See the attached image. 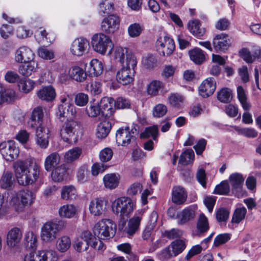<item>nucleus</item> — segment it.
<instances>
[{
	"instance_id": "50",
	"label": "nucleus",
	"mask_w": 261,
	"mask_h": 261,
	"mask_svg": "<svg viewBox=\"0 0 261 261\" xmlns=\"http://www.w3.org/2000/svg\"><path fill=\"white\" fill-rule=\"evenodd\" d=\"M66 171V168L64 165H61L56 168L51 173L53 179L56 182H59L63 180Z\"/></svg>"
},
{
	"instance_id": "33",
	"label": "nucleus",
	"mask_w": 261,
	"mask_h": 261,
	"mask_svg": "<svg viewBox=\"0 0 261 261\" xmlns=\"http://www.w3.org/2000/svg\"><path fill=\"white\" fill-rule=\"evenodd\" d=\"M209 228L207 218L203 214H201L196 223L197 231L195 233L193 232V234L196 236L205 233L209 229Z\"/></svg>"
},
{
	"instance_id": "44",
	"label": "nucleus",
	"mask_w": 261,
	"mask_h": 261,
	"mask_svg": "<svg viewBox=\"0 0 261 261\" xmlns=\"http://www.w3.org/2000/svg\"><path fill=\"white\" fill-rule=\"evenodd\" d=\"M13 174L10 172H5L0 179V186L5 189H10L14 182Z\"/></svg>"
},
{
	"instance_id": "10",
	"label": "nucleus",
	"mask_w": 261,
	"mask_h": 261,
	"mask_svg": "<svg viewBox=\"0 0 261 261\" xmlns=\"http://www.w3.org/2000/svg\"><path fill=\"white\" fill-rule=\"evenodd\" d=\"M80 127V123L73 119L67 120L62 125L60 135L64 141L71 143L75 142V133Z\"/></svg>"
},
{
	"instance_id": "12",
	"label": "nucleus",
	"mask_w": 261,
	"mask_h": 261,
	"mask_svg": "<svg viewBox=\"0 0 261 261\" xmlns=\"http://www.w3.org/2000/svg\"><path fill=\"white\" fill-rule=\"evenodd\" d=\"M156 45L160 54L164 57L171 55L175 47L173 40L167 35L160 36L156 42Z\"/></svg>"
},
{
	"instance_id": "60",
	"label": "nucleus",
	"mask_w": 261,
	"mask_h": 261,
	"mask_svg": "<svg viewBox=\"0 0 261 261\" xmlns=\"http://www.w3.org/2000/svg\"><path fill=\"white\" fill-rule=\"evenodd\" d=\"M168 100L173 107H178L183 102L184 97L178 93H172L168 96Z\"/></svg>"
},
{
	"instance_id": "61",
	"label": "nucleus",
	"mask_w": 261,
	"mask_h": 261,
	"mask_svg": "<svg viewBox=\"0 0 261 261\" xmlns=\"http://www.w3.org/2000/svg\"><path fill=\"white\" fill-rule=\"evenodd\" d=\"M231 235L230 233H224L217 235L214 241V246L218 247L227 242L231 239Z\"/></svg>"
},
{
	"instance_id": "24",
	"label": "nucleus",
	"mask_w": 261,
	"mask_h": 261,
	"mask_svg": "<svg viewBox=\"0 0 261 261\" xmlns=\"http://www.w3.org/2000/svg\"><path fill=\"white\" fill-rule=\"evenodd\" d=\"M187 193L184 188L176 186L172 188V201L176 204H182L186 201Z\"/></svg>"
},
{
	"instance_id": "25",
	"label": "nucleus",
	"mask_w": 261,
	"mask_h": 261,
	"mask_svg": "<svg viewBox=\"0 0 261 261\" xmlns=\"http://www.w3.org/2000/svg\"><path fill=\"white\" fill-rule=\"evenodd\" d=\"M22 238V233L18 227L11 229L7 236V244L9 247L13 248L20 241Z\"/></svg>"
},
{
	"instance_id": "35",
	"label": "nucleus",
	"mask_w": 261,
	"mask_h": 261,
	"mask_svg": "<svg viewBox=\"0 0 261 261\" xmlns=\"http://www.w3.org/2000/svg\"><path fill=\"white\" fill-rule=\"evenodd\" d=\"M188 29L193 35L201 37L205 32V29L201 27V24L198 20H191L188 23Z\"/></svg>"
},
{
	"instance_id": "56",
	"label": "nucleus",
	"mask_w": 261,
	"mask_h": 261,
	"mask_svg": "<svg viewBox=\"0 0 261 261\" xmlns=\"http://www.w3.org/2000/svg\"><path fill=\"white\" fill-rule=\"evenodd\" d=\"M158 134V128L156 125L146 127L145 130L140 135L141 138H149L151 137L155 140Z\"/></svg>"
},
{
	"instance_id": "26",
	"label": "nucleus",
	"mask_w": 261,
	"mask_h": 261,
	"mask_svg": "<svg viewBox=\"0 0 261 261\" xmlns=\"http://www.w3.org/2000/svg\"><path fill=\"white\" fill-rule=\"evenodd\" d=\"M120 179L119 174L115 173L107 174L102 178L105 187L109 190H113L118 187Z\"/></svg>"
},
{
	"instance_id": "64",
	"label": "nucleus",
	"mask_w": 261,
	"mask_h": 261,
	"mask_svg": "<svg viewBox=\"0 0 261 261\" xmlns=\"http://www.w3.org/2000/svg\"><path fill=\"white\" fill-rule=\"evenodd\" d=\"M76 193L75 189L72 186H65L61 191V197L65 200L71 198Z\"/></svg>"
},
{
	"instance_id": "18",
	"label": "nucleus",
	"mask_w": 261,
	"mask_h": 261,
	"mask_svg": "<svg viewBox=\"0 0 261 261\" xmlns=\"http://www.w3.org/2000/svg\"><path fill=\"white\" fill-rule=\"evenodd\" d=\"M119 18L115 15H110L103 19L101 23V29L107 33H113L119 28Z\"/></svg>"
},
{
	"instance_id": "46",
	"label": "nucleus",
	"mask_w": 261,
	"mask_h": 261,
	"mask_svg": "<svg viewBox=\"0 0 261 261\" xmlns=\"http://www.w3.org/2000/svg\"><path fill=\"white\" fill-rule=\"evenodd\" d=\"M232 98V91L229 88H222L217 93V98L221 102L228 103L231 100Z\"/></svg>"
},
{
	"instance_id": "36",
	"label": "nucleus",
	"mask_w": 261,
	"mask_h": 261,
	"mask_svg": "<svg viewBox=\"0 0 261 261\" xmlns=\"http://www.w3.org/2000/svg\"><path fill=\"white\" fill-rule=\"evenodd\" d=\"M186 248V244L183 240H176L173 241L169 246V254L171 256H176Z\"/></svg>"
},
{
	"instance_id": "52",
	"label": "nucleus",
	"mask_w": 261,
	"mask_h": 261,
	"mask_svg": "<svg viewBox=\"0 0 261 261\" xmlns=\"http://www.w3.org/2000/svg\"><path fill=\"white\" fill-rule=\"evenodd\" d=\"M37 54L40 58L44 60H49L55 58L54 50L44 46L38 48Z\"/></svg>"
},
{
	"instance_id": "1",
	"label": "nucleus",
	"mask_w": 261,
	"mask_h": 261,
	"mask_svg": "<svg viewBox=\"0 0 261 261\" xmlns=\"http://www.w3.org/2000/svg\"><path fill=\"white\" fill-rule=\"evenodd\" d=\"M15 176L19 185L27 186L35 184L40 175V167L36 163L29 165L27 162L17 160L13 164Z\"/></svg>"
},
{
	"instance_id": "40",
	"label": "nucleus",
	"mask_w": 261,
	"mask_h": 261,
	"mask_svg": "<svg viewBox=\"0 0 261 261\" xmlns=\"http://www.w3.org/2000/svg\"><path fill=\"white\" fill-rule=\"evenodd\" d=\"M247 210L244 206L237 208L232 217L231 224L232 226L238 225L242 221H243L246 215Z\"/></svg>"
},
{
	"instance_id": "21",
	"label": "nucleus",
	"mask_w": 261,
	"mask_h": 261,
	"mask_svg": "<svg viewBox=\"0 0 261 261\" xmlns=\"http://www.w3.org/2000/svg\"><path fill=\"white\" fill-rule=\"evenodd\" d=\"M216 83L213 77H208L204 80L199 87V94L203 97L212 95L216 90Z\"/></svg>"
},
{
	"instance_id": "31",
	"label": "nucleus",
	"mask_w": 261,
	"mask_h": 261,
	"mask_svg": "<svg viewBox=\"0 0 261 261\" xmlns=\"http://www.w3.org/2000/svg\"><path fill=\"white\" fill-rule=\"evenodd\" d=\"M60 162V156L57 152H53L48 155L44 161V168L50 171L56 167Z\"/></svg>"
},
{
	"instance_id": "58",
	"label": "nucleus",
	"mask_w": 261,
	"mask_h": 261,
	"mask_svg": "<svg viewBox=\"0 0 261 261\" xmlns=\"http://www.w3.org/2000/svg\"><path fill=\"white\" fill-rule=\"evenodd\" d=\"M69 106H65L62 110H60V106H58V110L56 112V116L57 117L60 119L61 121H63L62 118H64L66 117V114L69 115V116H71L72 117H75L76 116V108L74 106L73 109V113H71L69 111Z\"/></svg>"
},
{
	"instance_id": "22",
	"label": "nucleus",
	"mask_w": 261,
	"mask_h": 261,
	"mask_svg": "<svg viewBox=\"0 0 261 261\" xmlns=\"http://www.w3.org/2000/svg\"><path fill=\"white\" fill-rule=\"evenodd\" d=\"M102 116L107 117H110L115 112L114 99L112 97H104L101 98L99 103Z\"/></svg>"
},
{
	"instance_id": "2",
	"label": "nucleus",
	"mask_w": 261,
	"mask_h": 261,
	"mask_svg": "<svg viewBox=\"0 0 261 261\" xmlns=\"http://www.w3.org/2000/svg\"><path fill=\"white\" fill-rule=\"evenodd\" d=\"M90 246L95 249L103 251L105 249L103 242L97 240L89 230L83 231L74 241L73 247L78 252L87 251Z\"/></svg>"
},
{
	"instance_id": "9",
	"label": "nucleus",
	"mask_w": 261,
	"mask_h": 261,
	"mask_svg": "<svg viewBox=\"0 0 261 261\" xmlns=\"http://www.w3.org/2000/svg\"><path fill=\"white\" fill-rule=\"evenodd\" d=\"M113 57L121 66L136 67L137 61L135 56L132 53H128L126 48L116 47L114 50Z\"/></svg>"
},
{
	"instance_id": "4",
	"label": "nucleus",
	"mask_w": 261,
	"mask_h": 261,
	"mask_svg": "<svg viewBox=\"0 0 261 261\" xmlns=\"http://www.w3.org/2000/svg\"><path fill=\"white\" fill-rule=\"evenodd\" d=\"M35 198L34 193L28 190H20L12 198V203L15 211L22 212L27 206L30 205Z\"/></svg>"
},
{
	"instance_id": "29",
	"label": "nucleus",
	"mask_w": 261,
	"mask_h": 261,
	"mask_svg": "<svg viewBox=\"0 0 261 261\" xmlns=\"http://www.w3.org/2000/svg\"><path fill=\"white\" fill-rule=\"evenodd\" d=\"M37 94L39 99L47 102L52 101L56 96L55 89L51 86H45L40 89Z\"/></svg>"
},
{
	"instance_id": "17",
	"label": "nucleus",
	"mask_w": 261,
	"mask_h": 261,
	"mask_svg": "<svg viewBox=\"0 0 261 261\" xmlns=\"http://www.w3.org/2000/svg\"><path fill=\"white\" fill-rule=\"evenodd\" d=\"M230 45L227 35L221 33L216 35L213 40V46L216 52H224Z\"/></svg>"
},
{
	"instance_id": "53",
	"label": "nucleus",
	"mask_w": 261,
	"mask_h": 261,
	"mask_svg": "<svg viewBox=\"0 0 261 261\" xmlns=\"http://www.w3.org/2000/svg\"><path fill=\"white\" fill-rule=\"evenodd\" d=\"M167 111L168 109L166 105L158 103L152 109V115L155 118H161L166 114Z\"/></svg>"
},
{
	"instance_id": "45",
	"label": "nucleus",
	"mask_w": 261,
	"mask_h": 261,
	"mask_svg": "<svg viewBox=\"0 0 261 261\" xmlns=\"http://www.w3.org/2000/svg\"><path fill=\"white\" fill-rule=\"evenodd\" d=\"M71 246V240L68 236H64L57 241L56 248L61 252L67 251Z\"/></svg>"
},
{
	"instance_id": "20",
	"label": "nucleus",
	"mask_w": 261,
	"mask_h": 261,
	"mask_svg": "<svg viewBox=\"0 0 261 261\" xmlns=\"http://www.w3.org/2000/svg\"><path fill=\"white\" fill-rule=\"evenodd\" d=\"M106 206L107 202L103 199L95 198L89 202V211L92 215L100 216L105 212Z\"/></svg>"
},
{
	"instance_id": "8",
	"label": "nucleus",
	"mask_w": 261,
	"mask_h": 261,
	"mask_svg": "<svg viewBox=\"0 0 261 261\" xmlns=\"http://www.w3.org/2000/svg\"><path fill=\"white\" fill-rule=\"evenodd\" d=\"M139 126L133 124L129 126L120 128L116 133V140L118 145L126 146L135 140L136 135L139 133Z\"/></svg>"
},
{
	"instance_id": "28",
	"label": "nucleus",
	"mask_w": 261,
	"mask_h": 261,
	"mask_svg": "<svg viewBox=\"0 0 261 261\" xmlns=\"http://www.w3.org/2000/svg\"><path fill=\"white\" fill-rule=\"evenodd\" d=\"M69 77L80 83L84 82L87 79V73L85 70L79 66H73L68 71Z\"/></svg>"
},
{
	"instance_id": "48",
	"label": "nucleus",
	"mask_w": 261,
	"mask_h": 261,
	"mask_svg": "<svg viewBox=\"0 0 261 261\" xmlns=\"http://www.w3.org/2000/svg\"><path fill=\"white\" fill-rule=\"evenodd\" d=\"M189 56L191 60L197 64H201L205 58L202 50L197 47L189 51Z\"/></svg>"
},
{
	"instance_id": "34",
	"label": "nucleus",
	"mask_w": 261,
	"mask_h": 261,
	"mask_svg": "<svg viewBox=\"0 0 261 261\" xmlns=\"http://www.w3.org/2000/svg\"><path fill=\"white\" fill-rule=\"evenodd\" d=\"M77 211L76 206L72 204H65L61 206L59 210V215L61 217L65 218H73Z\"/></svg>"
},
{
	"instance_id": "7",
	"label": "nucleus",
	"mask_w": 261,
	"mask_h": 261,
	"mask_svg": "<svg viewBox=\"0 0 261 261\" xmlns=\"http://www.w3.org/2000/svg\"><path fill=\"white\" fill-rule=\"evenodd\" d=\"M91 46L93 50L102 55L106 54L109 49L112 50L113 44L110 37L102 33H96L91 38Z\"/></svg>"
},
{
	"instance_id": "59",
	"label": "nucleus",
	"mask_w": 261,
	"mask_h": 261,
	"mask_svg": "<svg viewBox=\"0 0 261 261\" xmlns=\"http://www.w3.org/2000/svg\"><path fill=\"white\" fill-rule=\"evenodd\" d=\"M183 234L181 230L177 228H172L169 230L165 231L163 233V236L170 240L180 238Z\"/></svg>"
},
{
	"instance_id": "16",
	"label": "nucleus",
	"mask_w": 261,
	"mask_h": 261,
	"mask_svg": "<svg viewBox=\"0 0 261 261\" xmlns=\"http://www.w3.org/2000/svg\"><path fill=\"white\" fill-rule=\"evenodd\" d=\"M144 212V209L138 210L134 216L129 220L125 229L126 232L128 236H133L138 231Z\"/></svg>"
},
{
	"instance_id": "42",
	"label": "nucleus",
	"mask_w": 261,
	"mask_h": 261,
	"mask_svg": "<svg viewBox=\"0 0 261 261\" xmlns=\"http://www.w3.org/2000/svg\"><path fill=\"white\" fill-rule=\"evenodd\" d=\"M82 152V149L78 147H74L67 151L64 155V160L67 163H71L77 160Z\"/></svg>"
},
{
	"instance_id": "14",
	"label": "nucleus",
	"mask_w": 261,
	"mask_h": 261,
	"mask_svg": "<svg viewBox=\"0 0 261 261\" xmlns=\"http://www.w3.org/2000/svg\"><path fill=\"white\" fill-rule=\"evenodd\" d=\"M135 67L129 65L127 67L122 66L121 69L117 72L116 74L117 82L123 85H126L132 83L135 72Z\"/></svg>"
},
{
	"instance_id": "13",
	"label": "nucleus",
	"mask_w": 261,
	"mask_h": 261,
	"mask_svg": "<svg viewBox=\"0 0 261 261\" xmlns=\"http://www.w3.org/2000/svg\"><path fill=\"white\" fill-rule=\"evenodd\" d=\"M89 45L87 39L83 37H80L74 39L69 47L70 53L74 56L81 57L87 51Z\"/></svg>"
},
{
	"instance_id": "54",
	"label": "nucleus",
	"mask_w": 261,
	"mask_h": 261,
	"mask_svg": "<svg viewBox=\"0 0 261 261\" xmlns=\"http://www.w3.org/2000/svg\"><path fill=\"white\" fill-rule=\"evenodd\" d=\"M113 10V4L108 0L102 1L99 5V13L101 15L111 13Z\"/></svg>"
},
{
	"instance_id": "6",
	"label": "nucleus",
	"mask_w": 261,
	"mask_h": 261,
	"mask_svg": "<svg viewBox=\"0 0 261 261\" xmlns=\"http://www.w3.org/2000/svg\"><path fill=\"white\" fill-rule=\"evenodd\" d=\"M116 227L115 224L110 219H102L94 226V236H97L99 240L109 239L114 236Z\"/></svg>"
},
{
	"instance_id": "55",
	"label": "nucleus",
	"mask_w": 261,
	"mask_h": 261,
	"mask_svg": "<svg viewBox=\"0 0 261 261\" xmlns=\"http://www.w3.org/2000/svg\"><path fill=\"white\" fill-rule=\"evenodd\" d=\"M230 192V186L227 180L222 181L216 186L214 193L219 195H227Z\"/></svg>"
},
{
	"instance_id": "37",
	"label": "nucleus",
	"mask_w": 261,
	"mask_h": 261,
	"mask_svg": "<svg viewBox=\"0 0 261 261\" xmlns=\"http://www.w3.org/2000/svg\"><path fill=\"white\" fill-rule=\"evenodd\" d=\"M89 65V72L91 76H98L102 73L103 68V64L98 59H92Z\"/></svg>"
},
{
	"instance_id": "19",
	"label": "nucleus",
	"mask_w": 261,
	"mask_h": 261,
	"mask_svg": "<svg viewBox=\"0 0 261 261\" xmlns=\"http://www.w3.org/2000/svg\"><path fill=\"white\" fill-rule=\"evenodd\" d=\"M35 54L30 48L22 46L16 50L14 60L17 63H22L33 60Z\"/></svg>"
},
{
	"instance_id": "30",
	"label": "nucleus",
	"mask_w": 261,
	"mask_h": 261,
	"mask_svg": "<svg viewBox=\"0 0 261 261\" xmlns=\"http://www.w3.org/2000/svg\"><path fill=\"white\" fill-rule=\"evenodd\" d=\"M37 143L42 148H46L48 145V130L44 127L36 129Z\"/></svg>"
},
{
	"instance_id": "39",
	"label": "nucleus",
	"mask_w": 261,
	"mask_h": 261,
	"mask_svg": "<svg viewBox=\"0 0 261 261\" xmlns=\"http://www.w3.org/2000/svg\"><path fill=\"white\" fill-rule=\"evenodd\" d=\"M111 128V123L108 121L100 122L97 126L96 136L99 138L106 137L110 132Z\"/></svg>"
},
{
	"instance_id": "57",
	"label": "nucleus",
	"mask_w": 261,
	"mask_h": 261,
	"mask_svg": "<svg viewBox=\"0 0 261 261\" xmlns=\"http://www.w3.org/2000/svg\"><path fill=\"white\" fill-rule=\"evenodd\" d=\"M86 112L90 117H96L101 114L99 105L97 103L90 104L86 108Z\"/></svg>"
},
{
	"instance_id": "41",
	"label": "nucleus",
	"mask_w": 261,
	"mask_h": 261,
	"mask_svg": "<svg viewBox=\"0 0 261 261\" xmlns=\"http://www.w3.org/2000/svg\"><path fill=\"white\" fill-rule=\"evenodd\" d=\"M237 97L243 108L245 111H249L251 105L247 101V96L244 88L239 86L237 87Z\"/></svg>"
},
{
	"instance_id": "15",
	"label": "nucleus",
	"mask_w": 261,
	"mask_h": 261,
	"mask_svg": "<svg viewBox=\"0 0 261 261\" xmlns=\"http://www.w3.org/2000/svg\"><path fill=\"white\" fill-rule=\"evenodd\" d=\"M228 180L232 191L236 195L239 196L245 192V190L243 189L245 178L242 174L238 172L233 173L229 175Z\"/></svg>"
},
{
	"instance_id": "27",
	"label": "nucleus",
	"mask_w": 261,
	"mask_h": 261,
	"mask_svg": "<svg viewBox=\"0 0 261 261\" xmlns=\"http://www.w3.org/2000/svg\"><path fill=\"white\" fill-rule=\"evenodd\" d=\"M18 67V72L23 76H29L33 73L36 72L38 68L37 62L34 60L31 61L23 62Z\"/></svg>"
},
{
	"instance_id": "63",
	"label": "nucleus",
	"mask_w": 261,
	"mask_h": 261,
	"mask_svg": "<svg viewBox=\"0 0 261 261\" xmlns=\"http://www.w3.org/2000/svg\"><path fill=\"white\" fill-rule=\"evenodd\" d=\"M142 31V27L137 23L131 24L128 27V33L131 37L139 36Z\"/></svg>"
},
{
	"instance_id": "32",
	"label": "nucleus",
	"mask_w": 261,
	"mask_h": 261,
	"mask_svg": "<svg viewBox=\"0 0 261 261\" xmlns=\"http://www.w3.org/2000/svg\"><path fill=\"white\" fill-rule=\"evenodd\" d=\"M164 85L159 80H152L147 86L146 92L151 96H156L159 95L160 90L163 89Z\"/></svg>"
},
{
	"instance_id": "3",
	"label": "nucleus",
	"mask_w": 261,
	"mask_h": 261,
	"mask_svg": "<svg viewBox=\"0 0 261 261\" xmlns=\"http://www.w3.org/2000/svg\"><path fill=\"white\" fill-rule=\"evenodd\" d=\"M66 227V222L64 220L47 222L41 228V238L44 242H51L56 239L58 233Z\"/></svg>"
},
{
	"instance_id": "49",
	"label": "nucleus",
	"mask_w": 261,
	"mask_h": 261,
	"mask_svg": "<svg viewBox=\"0 0 261 261\" xmlns=\"http://www.w3.org/2000/svg\"><path fill=\"white\" fill-rule=\"evenodd\" d=\"M36 37L39 42H52L55 39V35L53 33H47L45 30H40L36 32Z\"/></svg>"
},
{
	"instance_id": "5",
	"label": "nucleus",
	"mask_w": 261,
	"mask_h": 261,
	"mask_svg": "<svg viewBox=\"0 0 261 261\" xmlns=\"http://www.w3.org/2000/svg\"><path fill=\"white\" fill-rule=\"evenodd\" d=\"M135 205L128 197H121L115 199L112 203V208L115 214L122 218L128 217L134 211Z\"/></svg>"
},
{
	"instance_id": "62",
	"label": "nucleus",
	"mask_w": 261,
	"mask_h": 261,
	"mask_svg": "<svg viewBox=\"0 0 261 261\" xmlns=\"http://www.w3.org/2000/svg\"><path fill=\"white\" fill-rule=\"evenodd\" d=\"M157 60L156 58L152 55H147L142 59V63L144 66L148 69L153 68L156 65Z\"/></svg>"
},
{
	"instance_id": "11",
	"label": "nucleus",
	"mask_w": 261,
	"mask_h": 261,
	"mask_svg": "<svg viewBox=\"0 0 261 261\" xmlns=\"http://www.w3.org/2000/svg\"><path fill=\"white\" fill-rule=\"evenodd\" d=\"M0 152L6 161L12 162L18 156L19 149L14 141H9L0 144Z\"/></svg>"
},
{
	"instance_id": "43",
	"label": "nucleus",
	"mask_w": 261,
	"mask_h": 261,
	"mask_svg": "<svg viewBox=\"0 0 261 261\" xmlns=\"http://www.w3.org/2000/svg\"><path fill=\"white\" fill-rule=\"evenodd\" d=\"M35 82L30 79H22L18 83L20 91L24 93H29L35 88Z\"/></svg>"
},
{
	"instance_id": "47",
	"label": "nucleus",
	"mask_w": 261,
	"mask_h": 261,
	"mask_svg": "<svg viewBox=\"0 0 261 261\" xmlns=\"http://www.w3.org/2000/svg\"><path fill=\"white\" fill-rule=\"evenodd\" d=\"M24 244L27 247L35 249L37 246V238L33 231L27 232L24 235Z\"/></svg>"
},
{
	"instance_id": "51",
	"label": "nucleus",
	"mask_w": 261,
	"mask_h": 261,
	"mask_svg": "<svg viewBox=\"0 0 261 261\" xmlns=\"http://www.w3.org/2000/svg\"><path fill=\"white\" fill-rule=\"evenodd\" d=\"M194 153L192 149H187L180 156L179 163L182 165H187L193 162Z\"/></svg>"
},
{
	"instance_id": "38",
	"label": "nucleus",
	"mask_w": 261,
	"mask_h": 261,
	"mask_svg": "<svg viewBox=\"0 0 261 261\" xmlns=\"http://www.w3.org/2000/svg\"><path fill=\"white\" fill-rule=\"evenodd\" d=\"M195 217V212L191 208H187L183 210L177 215L178 223L182 225L185 224Z\"/></svg>"
},
{
	"instance_id": "23",
	"label": "nucleus",
	"mask_w": 261,
	"mask_h": 261,
	"mask_svg": "<svg viewBox=\"0 0 261 261\" xmlns=\"http://www.w3.org/2000/svg\"><path fill=\"white\" fill-rule=\"evenodd\" d=\"M43 118V109L41 107H38L34 109L28 125L31 128L37 129L42 126Z\"/></svg>"
}]
</instances>
